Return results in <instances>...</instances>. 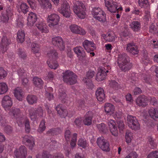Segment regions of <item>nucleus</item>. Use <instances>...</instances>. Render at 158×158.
<instances>
[{
  "label": "nucleus",
  "mask_w": 158,
  "mask_h": 158,
  "mask_svg": "<svg viewBox=\"0 0 158 158\" xmlns=\"http://www.w3.org/2000/svg\"><path fill=\"white\" fill-rule=\"evenodd\" d=\"M127 57L125 53L119 54L118 57V65L121 69L124 71L129 70L132 66L131 64L127 60Z\"/></svg>",
  "instance_id": "obj_1"
},
{
  "label": "nucleus",
  "mask_w": 158,
  "mask_h": 158,
  "mask_svg": "<svg viewBox=\"0 0 158 158\" xmlns=\"http://www.w3.org/2000/svg\"><path fill=\"white\" fill-rule=\"evenodd\" d=\"M73 10L74 13L80 18L84 19L86 15L84 4L78 1H74Z\"/></svg>",
  "instance_id": "obj_2"
},
{
  "label": "nucleus",
  "mask_w": 158,
  "mask_h": 158,
  "mask_svg": "<svg viewBox=\"0 0 158 158\" xmlns=\"http://www.w3.org/2000/svg\"><path fill=\"white\" fill-rule=\"evenodd\" d=\"M149 101L153 105L156 106H158V101H157L156 99L154 98H148L143 95L139 97L136 100L137 104L139 106L143 107L146 106L148 103Z\"/></svg>",
  "instance_id": "obj_3"
},
{
  "label": "nucleus",
  "mask_w": 158,
  "mask_h": 158,
  "mask_svg": "<svg viewBox=\"0 0 158 158\" xmlns=\"http://www.w3.org/2000/svg\"><path fill=\"white\" fill-rule=\"evenodd\" d=\"M64 81L66 83L73 85L77 82V77L72 72L69 70H66L63 73Z\"/></svg>",
  "instance_id": "obj_4"
},
{
  "label": "nucleus",
  "mask_w": 158,
  "mask_h": 158,
  "mask_svg": "<svg viewBox=\"0 0 158 158\" xmlns=\"http://www.w3.org/2000/svg\"><path fill=\"white\" fill-rule=\"evenodd\" d=\"M92 13L94 17L99 21L104 22L106 21V15L100 8H93L92 11Z\"/></svg>",
  "instance_id": "obj_5"
},
{
  "label": "nucleus",
  "mask_w": 158,
  "mask_h": 158,
  "mask_svg": "<svg viewBox=\"0 0 158 158\" xmlns=\"http://www.w3.org/2000/svg\"><path fill=\"white\" fill-rule=\"evenodd\" d=\"M60 20V16L55 13H52L48 15L47 19L48 26L51 28H53L58 25Z\"/></svg>",
  "instance_id": "obj_6"
},
{
  "label": "nucleus",
  "mask_w": 158,
  "mask_h": 158,
  "mask_svg": "<svg viewBox=\"0 0 158 158\" xmlns=\"http://www.w3.org/2000/svg\"><path fill=\"white\" fill-rule=\"evenodd\" d=\"M58 11L64 16L67 18L69 17L71 14L70 6L66 1L64 2L60 8L58 9Z\"/></svg>",
  "instance_id": "obj_7"
},
{
  "label": "nucleus",
  "mask_w": 158,
  "mask_h": 158,
  "mask_svg": "<svg viewBox=\"0 0 158 158\" xmlns=\"http://www.w3.org/2000/svg\"><path fill=\"white\" fill-rule=\"evenodd\" d=\"M97 144L100 148L103 151L106 152L110 151L109 143L103 137H100L97 139Z\"/></svg>",
  "instance_id": "obj_8"
},
{
  "label": "nucleus",
  "mask_w": 158,
  "mask_h": 158,
  "mask_svg": "<svg viewBox=\"0 0 158 158\" xmlns=\"http://www.w3.org/2000/svg\"><path fill=\"white\" fill-rule=\"evenodd\" d=\"M128 126L131 129L135 130L140 129V125L136 117L131 115H128L127 117Z\"/></svg>",
  "instance_id": "obj_9"
},
{
  "label": "nucleus",
  "mask_w": 158,
  "mask_h": 158,
  "mask_svg": "<svg viewBox=\"0 0 158 158\" xmlns=\"http://www.w3.org/2000/svg\"><path fill=\"white\" fill-rule=\"evenodd\" d=\"M106 69L105 68L100 67L98 69V71L97 74L96 79L98 81H101L104 80L106 75V73L109 72L108 70L110 69V67L108 65L106 67Z\"/></svg>",
  "instance_id": "obj_10"
},
{
  "label": "nucleus",
  "mask_w": 158,
  "mask_h": 158,
  "mask_svg": "<svg viewBox=\"0 0 158 158\" xmlns=\"http://www.w3.org/2000/svg\"><path fill=\"white\" fill-rule=\"evenodd\" d=\"M29 112L31 119L33 121L39 117L42 116L44 114L43 110L41 107H39L35 110L31 108L29 110Z\"/></svg>",
  "instance_id": "obj_11"
},
{
  "label": "nucleus",
  "mask_w": 158,
  "mask_h": 158,
  "mask_svg": "<svg viewBox=\"0 0 158 158\" xmlns=\"http://www.w3.org/2000/svg\"><path fill=\"white\" fill-rule=\"evenodd\" d=\"M52 43L53 45L57 47L60 50L64 49L65 46L61 37L58 36L53 38Z\"/></svg>",
  "instance_id": "obj_12"
},
{
  "label": "nucleus",
  "mask_w": 158,
  "mask_h": 158,
  "mask_svg": "<svg viewBox=\"0 0 158 158\" xmlns=\"http://www.w3.org/2000/svg\"><path fill=\"white\" fill-rule=\"evenodd\" d=\"M11 98L8 96L6 95L2 98V105L6 111L8 110L12 105Z\"/></svg>",
  "instance_id": "obj_13"
},
{
  "label": "nucleus",
  "mask_w": 158,
  "mask_h": 158,
  "mask_svg": "<svg viewBox=\"0 0 158 158\" xmlns=\"http://www.w3.org/2000/svg\"><path fill=\"white\" fill-rule=\"evenodd\" d=\"M16 158H26L27 149L25 146L20 147L19 149H17L14 152Z\"/></svg>",
  "instance_id": "obj_14"
},
{
  "label": "nucleus",
  "mask_w": 158,
  "mask_h": 158,
  "mask_svg": "<svg viewBox=\"0 0 158 158\" xmlns=\"http://www.w3.org/2000/svg\"><path fill=\"white\" fill-rule=\"evenodd\" d=\"M69 28L72 33L81 35H84L86 34V32L85 30L76 24L71 25Z\"/></svg>",
  "instance_id": "obj_15"
},
{
  "label": "nucleus",
  "mask_w": 158,
  "mask_h": 158,
  "mask_svg": "<svg viewBox=\"0 0 158 158\" xmlns=\"http://www.w3.org/2000/svg\"><path fill=\"white\" fill-rule=\"evenodd\" d=\"M73 51L80 60H82L85 58L86 55L83 48L80 46H78L73 48Z\"/></svg>",
  "instance_id": "obj_16"
},
{
  "label": "nucleus",
  "mask_w": 158,
  "mask_h": 158,
  "mask_svg": "<svg viewBox=\"0 0 158 158\" xmlns=\"http://www.w3.org/2000/svg\"><path fill=\"white\" fill-rule=\"evenodd\" d=\"M82 45L85 50L88 52H89L93 51V49L91 48L92 47L95 48V44L93 41L85 40L82 43Z\"/></svg>",
  "instance_id": "obj_17"
},
{
  "label": "nucleus",
  "mask_w": 158,
  "mask_h": 158,
  "mask_svg": "<svg viewBox=\"0 0 158 158\" xmlns=\"http://www.w3.org/2000/svg\"><path fill=\"white\" fill-rule=\"evenodd\" d=\"M110 130L112 134L114 136H117L118 132L115 122L113 120L110 119L108 123Z\"/></svg>",
  "instance_id": "obj_18"
},
{
  "label": "nucleus",
  "mask_w": 158,
  "mask_h": 158,
  "mask_svg": "<svg viewBox=\"0 0 158 158\" xmlns=\"http://www.w3.org/2000/svg\"><path fill=\"white\" fill-rule=\"evenodd\" d=\"M10 43V41L7 37L4 36L2 37L0 43V48L2 52H4L6 51Z\"/></svg>",
  "instance_id": "obj_19"
},
{
  "label": "nucleus",
  "mask_w": 158,
  "mask_h": 158,
  "mask_svg": "<svg viewBox=\"0 0 158 158\" xmlns=\"http://www.w3.org/2000/svg\"><path fill=\"white\" fill-rule=\"evenodd\" d=\"M17 72L19 77V80L21 81L23 85H25L28 82V80L27 78V73L23 69H21L18 70Z\"/></svg>",
  "instance_id": "obj_20"
},
{
  "label": "nucleus",
  "mask_w": 158,
  "mask_h": 158,
  "mask_svg": "<svg viewBox=\"0 0 158 158\" xmlns=\"http://www.w3.org/2000/svg\"><path fill=\"white\" fill-rule=\"evenodd\" d=\"M37 19V15L32 12L28 14L27 18V25L29 26H32L36 21Z\"/></svg>",
  "instance_id": "obj_21"
},
{
  "label": "nucleus",
  "mask_w": 158,
  "mask_h": 158,
  "mask_svg": "<svg viewBox=\"0 0 158 158\" xmlns=\"http://www.w3.org/2000/svg\"><path fill=\"white\" fill-rule=\"evenodd\" d=\"M36 26L42 32L47 33L49 31L47 26L42 19L40 20L38 22Z\"/></svg>",
  "instance_id": "obj_22"
},
{
  "label": "nucleus",
  "mask_w": 158,
  "mask_h": 158,
  "mask_svg": "<svg viewBox=\"0 0 158 158\" xmlns=\"http://www.w3.org/2000/svg\"><path fill=\"white\" fill-rule=\"evenodd\" d=\"M63 155L61 154H57L52 157V156L49 154L46 151H44L42 155L38 154L36 156V158H63Z\"/></svg>",
  "instance_id": "obj_23"
},
{
  "label": "nucleus",
  "mask_w": 158,
  "mask_h": 158,
  "mask_svg": "<svg viewBox=\"0 0 158 158\" xmlns=\"http://www.w3.org/2000/svg\"><path fill=\"white\" fill-rule=\"evenodd\" d=\"M6 14L2 13L0 17V20L3 23H6L8 22L9 19V17L12 15V11L11 8H8L6 11Z\"/></svg>",
  "instance_id": "obj_24"
},
{
  "label": "nucleus",
  "mask_w": 158,
  "mask_h": 158,
  "mask_svg": "<svg viewBox=\"0 0 158 158\" xmlns=\"http://www.w3.org/2000/svg\"><path fill=\"white\" fill-rule=\"evenodd\" d=\"M58 113L63 118H64L68 114L67 110L65 107L61 104H60L56 107Z\"/></svg>",
  "instance_id": "obj_25"
},
{
  "label": "nucleus",
  "mask_w": 158,
  "mask_h": 158,
  "mask_svg": "<svg viewBox=\"0 0 158 158\" xmlns=\"http://www.w3.org/2000/svg\"><path fill=\"white\" fill-rule=\"evenodd\" d=\"M17 122L18 125L20 127L22 126L23 125V123L25 122V126L26 131L27 132H29L30 131V127L29 122L28 119L26 118H21L17 120Z\"/></svg>",
  "instance_id": "obj_26"
},
{
  "label": "nucleus",
  "mask_w": 158,
  "mask_h": 158,
  "mask_svg": "<svg viewBox=\"0 0 158 158\" xmlns=\"http://www.w3.org/2000/svg\"><path fill=\"white\" fill-rule=\"evenodd\" d=\"M127 51L133 55L137 54L139 51L137 46L134 43H129L127 44L126 48Z\"/></svg>",
  "instance_id": "obj_27"
},
{
  "label": "nucleus",
  "mask_w": 158,
  "mask_h": 158,
  "mask_svg": "<svg viewBox=\"0 0 158 158\" xmlns=\"http://www.w3.org/2000/svg\"><path fill=\"white\" fill-rule=\"evenodd\" d=\"M23 142L24 143L27 142L29 143V148L31 150L34 145V139L31 136L27 135L23 137Z\"/></svg>",
  "instance_id": "obj_28"
},
{
  "label": "nucleus",
  "mask_w": 158,
  "mask_h": 158,
  "mask_svg": "<svg viewBox=\"0 0 158 158\" xmlns=\"http://www.w3.org/2000/svg\"><path fill=\"white\" fill-rule=\"evenodd\" d=\"M96 95L98 100L102 102L105 98V94L102 88H99L96 92Z\"/></svg>",
  "instance_id": "obj_29"
},
{
  "label": "nucleus",
  "mask_w": 158,
  "mask_h": 158,
  "mask_svg": "<svg viewBox=\"0 0 158 158\" xmlns=\"http://www.w3.org/2000/svg\"><path fill=\"white\" fill-rule=\"evenodd\" d=\"M92 113L91 111L87 112L84 116L83 123L85 125H90L91 124L92 119Z\"/></svg>",
  "instance_id": "obj_30"
},
{
  "label": "nucleus",
  "mask_w": 158,
  "mask_h": 158,
  "mask_svg": "<svg viewBox=\"0 0 158 158\" xmlns=\"http://www.w3.org/2000/svg\"><path fill=\"white\" fill-rule=\"evenodd\" d=\"M104 109L106 113L110 115L113 114L114 112V106L110 103H106L105 104Z\"/></svg>",
  "instance_id": "obj_31"
},
{
  "label": "nucleus",
  "mask_w": 158,
  "mask_h": 158,
  "mask_svg": "<svg viewBox=\"0 0 158 158\" xmlns=\"http://www.w3.org/2000/svg\"><path fill=\"white\" fill-rule=\"evenodd\" d=\"M102 37L106 41L109 42H112L115 40L116 36L114 33L113 32L108 33L107 34H103Z\"/></svg>",
  "instance_id": "obj_32"
},
{
  "label": "nucleus",
  "mask_w": 158,
  "mask_h": 158,
  "mask_svg": "<svg viewBox=\"0 0 158 158\" xmlns=\"http://www.w3.org/2000/svg\"><path fill=\"white\" fill-rule=\"evenodd\" d=\"M14 94L16 98L19 101H21L23 98V92L20 87L16 88L14 92Z\"/></svg>",
  "instance_id": "obj_33"
},
{
  "label": "nucleus",
  "mask_w": 158,
  "mask_h": 158,
  "mask_svg": "<svg viewBox=\"0 0 158 158\" xmlns=\"http://www.w3.org/2000/svg\"><path fill=\"white\" fill-rule=\"evenodd\" d=\"M58 53L54 50H51L47 53L48 60H56L58 58Z\"/></svg>",
  "instance_id": "obj_34"
},
{
  "label": "nucleus",
  "mask_w": 158,
  "mask_h": 158,
  "mask_svg": "<svg viewBox=\"0 0 158 158\" xmlns=\"http://www.w3.org/2000/svg\"><path fill=\"white\" fill-rule=\"evenodd\" d=\"M131 28L134 31H138L140 28L141 25L140 23L137 21L132 22L130 24Z\"/></svg>",
  "instance_id": "obj_35"
},
{
  "label": "nucleus",
  "mask_w": 158,
  "mask_h": 158,
  "mask_svg": "<svg viewBox=\"0 0 158 158\" xmlns=\"http://www.w3.org/2000/svg\"><path fill=\"white\" fill-rule=\"evenodd\" d=\"M148 113L150 116L153 119H158V109L151 108L149 110Z\"/></svg>",
  "instance_id": "obj_36"
},
{
  "label": "nucleus",
  "mask_w": 158,
  "mask_h": 158,
  "mask_svg": "<svg viewBox=\"0 0 158 158\" xmlns=\"http://www.w3.org/2000/svg\"><path fill=\"white\" fill-rule=\"evenodd\" d=\"M19 11H21L24 14L26 13L28 11L29 6L25 3H22L18 6Z\"/></svg>",
  "instance_id": "obj_37"
},
{
  "label": "nucleus",
  "mask_w": 158,
  "mask_h": 158,
  "mask_svg": "<svg viewBox=\"0 0 158 158\" xmlns=\"http://www.w3.org/2000/svg\"><path fill=\"white\" fill-rule=\"evenodd\" d=\"M21 112L19 109L18 108H11L9 112L10 115L11 116H13L14 117L17 118L20 114Z\"/></svg>",
  "instance_id": "obj_38"
},
{
  "label": "nucleus",
  "mask_w": 158,
  "mask_h": 158,
  "mask_svg": "<svg viewBox=\"0 0 158 158\" xmlns=\"http://www.w3.org/2000/svg\"><path fill=\"white\" fill-rule=\"evenodd\" d=\"M56 60H48L47 63L49 67L52 69H56L59 66V64Z\"/></svg>",
  "instance_id": "obj_39"
},
{
  "label": "nucleus",
  "mask_w": 158,
  "mask_h": 158,
  "mask_svg": "<svg viewBox=\"0 0 158 158\" xmlns=\"http://www.w3.org/2000/svg\"><path fill=\"white\" fill-rule=\"evenodd\" d=\"M33 83L37 87H40L43 84V81L42 80L37 77H35L33 78Z\"/></svg>",
  "instance_id": "obj_40"
},
{
  "label": "nucleus",
  "mask_w": 158,
  "mask_h": 158,
  "mask_svg": "<svg viewBox=\"0 0 158 158\" xmlns=\"http://www.w3.org/2000/svg\"><path fill=\"white\" fill-rule=\"evenodd\" d=\"M24 32L22 30H19L17 33V41L21 43H23L25 39Z\"/></svg>",
  "instance_id": "obj_41"
},
{
  "label": "nucleus",
  "mask_w": 158,
  "mask_h": 158,
  "mask_svg": "<svg viewBox=\"0 0 158 158\" xmlns=\"http://www.w3.org/2000/svg\"><path fill=\"white\" fill-rule=\"evenodd\" d=\"M27 99L29 104H33L36 102L37 98L35 95H29L27 97Z\"/></svg>",
  "instance_id": "obj_42"
},
{
  "label": "nucleus",
  "mask_w": 158,
  "mask_h": 158,
  "mask_svg": "<svg viewBox=\"0 0 158 158\" xmlns=\"http://www.w3.org/2000/svg\"><path fill=\"white\" fill-rule=\"evenodd\" d=\"M8 90V87L6 84L4 82L0 83V94L6 93Z\"/></svg>",
  "instance_id": "obj_43"
},
{
  "label": "nucleus",
  "mask_w": 158,
  "mask_h": 158,
  "mask_svg": "<svg viewBox=\"0 0 158 158\" xmlns=\"http://www.w3.org/2000/svg\"><path fill=\"white\" fill-rule=\"evenodd\" d=\"M138 3L139 6L141 8L148 9L149 8V4L148 0H139Z\"/></svg>",
  "instance_id": "obj_44"
},
{
  "label": "nucleus",
  "mask_w": 158,
  "mask_h": 158,
  "mask_svg": "<svg viewBox=\"0 0 158 158\" xmlns=\"http://www.w3.org/2000/svg\"><path fill=\"white\" fill-rule=\"evenodd\" d=\"M117 3L116 2H113L107 8L108 10L111 13H115L117 11Z\"/></svg>",
  "instance_id": "obj_45"
},
{
  "label": "nucleus",
  "mask_w": 158,
  "mask_h": 158,
  "mask_svg": "<svg viewBox=\"0 0 158 158\" xmlns=\"http://www.w3.org/2000/svg\"><path fill=\"white\" fill-rule=\"evenodd\" d=\"M41 7L44 9H51L52 7V4L49 0H46L43 4L40 5Z\"/></svg>",
  "instance_id": "obj_46"
},
{
  "label": "nucleus",
  "mask_w": 158,
  "mask_h": 158,
  "mask_svg": "<svg viewBox=\"0 0 158 158\" xmlns=\"http://www.w3.org/2000/svg\"><path fill=\"white\" fill-rule=\"evenodd\" d=\"M77 144L78 146L83 148H85L87 146V143L86 141L82 138H81L78 141Z\"/></svg>",
  "instance_id": "obj_47"
},
{
  "label": "nucleus",
  "mask_w": 158,
  "mask_h": 158,
  "mask_svg": "<svg viewBox=\"0 0 158 158\" xmlns=\"http://www.w3.org/2000/svg\"><path fill=\"white\" fill-rule=\"evenodd\" d=\"M77 136V134L76 133H74L73 135V136L70 142L71 147L72 149L76 145Z\"/></svg>",
  "instance_id": "obj_48"
},
{
  "label": "nucleus",
  "mask_w": 158,
  "mask_h": 158,
  "mask_svg": "<svg viewBox=\"0 0 158 158\" xmlns=\"http://www.w3.org/2000/svg\"><path fill=\"white\" fill-rule=\"evenodd\" d=\"M31 49L32 51L34 53L39 52L40 50L39 45L35 43H33L31 44Z\"/></svg>",
  "instance_id": "obj_49"
},
{
  "label": "nucleus",
  "mask_w": 158,
  "mask_h": 158,
  "mask_svg": "<svg viewBox=\"0 0 158 158\" xmlns=\"http://www.w3.org/2000/svg\"><path fill=\"white\" fill-rule=\"evenodd\" d=\"M126 142L128 144L130 143L132 139V135L131 133L129 131H127L125 136Z\"/></svg>",
  "instance_id": "obj_50"
},
{
  "label": "nucleus",
  "mask_w": 158,
  "mask_h": 158,
  "mask_svg": "<svg viewBox=\"0 0 158 158\" xmlns=\"http://www.w3.org/2000/svg\"><path fill=\"white\" fill-rule=\"evenodd\" d=\"M96 127L98 130L101 132H104L107 128L106 125L103 123L97 125Z\"/></svg>",
  "instance_id": "obj_51"
},
{
  "label": "nucleus",
  "mask_w": 158,
  "mask_h": 158,
  "mask_svg": "<svg viewBox=\"0 0 158 158\" xmlns=\"http://www.w3.org/2000/svg\"><path fill=\"white\" fill-rule=\"evenodd\" d=\"M147 158H158V150L151 152Z\"/></svg>",
  "instance_id": "obj_52"
},
{
  "label": "nucleus",
  "mask_w": 158,
  "mask_h": 158,
  "mask_svg": "<svg viewBox=\"0 0 158 158\" xmlns=\"http://www.w3.org/2000/svg\"><path fill=\"white\" fill-rule=\"evenodd\" d=\"M7 73L3 68H0V79H2L5 78L7 75Z\"/></svg>",
  "instance_id": "obj_53"
},
{
  "label": "nucleus",
  "mask_w": 158,
  "mask_h": 158,
  "mask_svg": "<svg viewBox=\"0 0 158 158\" xmlns=\"http://www.w3.org/2000/svg\"><path fill=\"white\" fill-rule=\"evenodd\" d=\"M45 122L44 120H42L41 122L39 128L38 129V131L39 132H42L45 130Z\"/></svg>",
  "instance_id": "obj_54"
},
{
  "label": "nucleus",
  "mask_w": 158,
  "mask_h": 158,
  "mask_svg": "<svg viewBox=\"0 0 158 158\" xmlns=\"http://www.w3.org/2000/svg\"><path fill=\"white\" fill-rule=\"evenodd\" d=\"M54 74L52 72L48 73L47 75L45 77V79L47 81L52 80L54 77Z\"/></svg>",
  "instance_id": "obj_55"
},
{
  "label": "nucleus",
  "mask_w": 158,
  "mask_h": 158,
  "mask_svg": "<svg viewBox=\"0 0 158 158\" xmlns=\"http://www.w3.org/2000/svg\"><path fill=\"white\" fill-rule=\"evenodd\" d=\"M110 87L115 89H116L118 88V84L114 81H112L109 83Z\"/></svg>",
  "instance_id": "obj_56"
},
{
  "label": "nucleus",
  "mask_w": 158,
  "mask_h": 158,
  "mask_svg": "<svg viewBox=\"0 0 158 158\" xmlns=\"http://www.w3.org/2000/svg\"><path fill=\"white\" fill-rule=\"evenodd\" d=\"M138 155L135 152H133L126 156L125 158H137Z\"/></svg>",
  "instance_id": "obj_57"
},
{
  "label": "nucleus",
  "mask_w": 158,
  "mask_h": 158,
  "mask_svg": "<svg viewBox=\"0 0 158 158\" xmlns=\"http://www.w3.org/2000/svg\"><path fill=\"white\" fill-rule=\"evenodd\" d=\"M70 131L69 130H66L65 132V137L66 140L67 141L69 140L70 137Z\"/></svg>",
  "instance_id": "obj_58"
},
{
  "label": "nucleus",
  "mask_w": 158,
  "mask_h": 158,
  "mask_svg": "<svg viewBox=\"0 0 158 158\" xmlns=\"http://www.w3.org/2000/svg\"><path fill=\"white\" fill-rule=\"evenodd\" d=\"M82 119L81 118H76L74 122V123L76 125V126H79L81 123Z\"/></svg>",
  "instance_id": "obj_59"
},
{
  "label": "nucleus",
  "mask_w": 158,
  "mask_h": 158,
  "mask_svg": "<svg viewBox=\"0 0 158 158\" xmlns=\"http://www.w3.org/2000/svg\"><path fill=\"white\" fill-rule=\"evenodd\" d=\"M45 96L47 98H48V100L50 101L53 99V96L52 94H51L49 92H47V93L45 94Z\"/></svg>",
  "instance_id": "obj_60"
},
{
  "label": "nucleus",
  "mask_w": 158,
  "mask_h": 158,
  "mask_svg": "<svg viewBox=\"0 0 158 158\" xmlns=\"http://www.w3.org/2000/svg\"><path fill=\"white\" fill-rule=\"evenodd\" d=\"M94 75V71H89L87 72L86 76L88 78H90L93 77Z\"/></svg>",
  "instance_id": "obj_61"
},
{
  "label": "nucleus",
  "mask_w": 158,
  "mask_h": 158,
  "mask_svg": "<svg viewBox=\"0 0 158 158\" xmlns=\"http://www.w3.org/2000/svg\"><path fill=\"white\" fill-rule=\"evenodd\" d=\"M17 26L19 27H22L23 26V21H21L18 19L16 20Z\"/></svg>",
  "instance_id": "obj_62"
},
{
  "label": "nucleus",
  "mask_w": 158,
  "mask_h": 158,
  "mask_svg": "<svg viewBox=\"0 0 158 158\" xmlns=\"http://www.w3.org/2000/svg\"><path fill=\"white\" fill-rule=\"evenodd\" d=\"M18 54L19 56L22 59H24V58H25L26 56V55L24 52L20 50L18 52Z\"/></svg>",
  "instance_id": "obj_63"
},
{
  "label": "nucleus",
  "mask_w": 158,
  "mask_h": 158,
  "mask_svg": "<svg viewBox=\"0 0 158 158\" xmlns=\"http://www.w3.org/2000/svg\"><path fill=\"white\" fill-rule=\"evenodd\" d=\"M150 12L148 11H145V15L144 17V19L145 21H148L149 20V19L150 18Z\"/></svg>",
  "instance_id": "obj_64"
}]
</instances>
